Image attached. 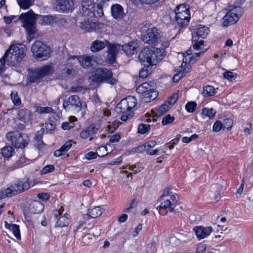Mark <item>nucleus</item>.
Wrapping results in <instances>:
<instances>
[{"label": "nucleus", "instance_id": "f257e3e1", "mask_svg": "<svg viewBox=\"0 0 253 253\" xmlns=\"http://www.w3.org/2000/svg\"><path fill=\"white\" fill-rule=\"evenodd\" d=\"M165 55L166 51L164 48L152 47L151 49L144 48L142 49L139 53V58L144 67L150 68L156 65Z\"/></svg>", "mask_w": 253, "mask_h": 253}, {"label": "nucleus", "instance_id": "f03ea898", "mask_svg": "<svg viewBox=\"0 0 253 253\" xmlns=\"http://www.w3.org/2000/svg\"><path fill=\"white\" fill-rule=\"evenodd\" d=\"M26 46L22 44L11 45L6 50L1 60L7 65L16 66L26 55Z\"/></svg>", "mask_w": 253, "mask_h": 253}, {"label": "nucleus", "instance_id": "7ed1b4c3", "mask_svg": "<svg viewBox=\"0 0 253 253\" xmlns=\"http://www.w3.org/2000/svg\"><path fill=\"white\" fill-rule=\"evenodd\" d=\"M109 0H84L82 2V11L84 15L90 18L103 16V5Z\"/></svg>", "mask_w": 253, "mask_h": 253}, {"label": "nucleus", "instance_id": "20e7f679", "mask_svg": "<svg viewBox=\"0 0 253 253\" xmlns=\"http://www.w3.org/2000/svg\"><path fill=\"white\" fill-rule=\"evenodd\" d=\"M92 80L96 83H106L112 85L118 83V80L113 77L112 72L105 68H97L92 76Z\"/></svg>", "mask_w": 253, "mask_h": 253}, {"label": "nucleus", "instance_id": "39448f33", "mask_svg": "<svg viewBox=\"0 0 253 253\" xmlns=\"http://www.w3.org/2000/svg\"><path fill=\"white\" fill-rule=\"evenodd\" d=\"M227 10V13L222 18V25L224 27L236 23L244 13L243 8L233 5H228Z\"/></svg>", "mask_w": 253, "mask_h": 253}, {"label": "nucleus", "instance_id": "423d86ee", "mask_svg": "<svg viewBox=\"0 0 253 253\" xmlns=\"http://www.w3.org/2000/svg\"><path fill=\"white\" fill-rule=\"evenodd\" d=\"M38 17H42L41 15H36L32 10L29 11L27 13L21 14L19 19L22 21L23 27L26 30L29 36L28 39L31 40L33 38L32 35L36 32L35 22L36 19Z\"/></svg>", "mask_w": 253, "mask_h": 253}, {"label": "nucleus", "instance_id": "0eeeda50", "mask_svg": "<svg viewBox=\"0 0 253 253\" xmlns=\"http://www.w3.org/2000/svg\"><path fill=\"white\" fill-rule=\"evenodd\" d=\"M28 80L31 83H39L42 78L52 74L53 70L49 65H44L41 68L29 69Z\"/></svg>", "mask_w": 253, "mask_h": 253}, {"label": "nucleus", "instance_id": "6e6552de", "mask_svg": "<svg viewBox=\"0 0 253 253\" xmlns=\"http://www.w3.org/2000/svg\"><path fill=\"white\" fill-rule=\"evenodd\" d=\"M63 106L66 111H72L74 113H78L82 108H86L87 107L85 103L82 102L76 95H71L67 100H64Z\"/></svg>", "mask_w": 253, "mask_h": 253}, {"label": "nucleus", "instance_id": "1a4fd4ad", "mask_svg": "<svg viewBox=\"0 0 253 253\" xmlns=\"http://www.w3.org/2000/svg\"><path fill=\"white\" fill-rule=\"evenodd\" d=\"M34 57L40 60L47 59L50 57V48L40 41H36L31 47Z\"/></svg>", "mask_w": 253, "mask_h": 253}, {"label": "nucleus", "instance_id": "9d476101", "mask_svg": "<svg viewBox=\"0 0 253 253\" xmlns=\"http://www.w3.org/2000/svg\"><path fill=\"white\" fill-rule=\"evenodd\" d=\"M6 137L16 148L23 149L28 143V136L17 131L8 132L6 135Z\"/></svg>", "mask_w": 253, "mask_h": 253}, {"label": "nucleus", "instance_id": "9b49d317", "mask_svg": "<svg viewBox=\"0 0 253 253\" xmlns=\"http://www.w3.org/2000/svg\"><path fill=\"white\" fill-rule=\"evenodd\" d=\"M161 35L159 30L156 28L148 29L145 34L142 36V41L149 44L156 45Z\"/></svg>", "mask_w": 253, "mask_h": 253}, {"label": "nucleus", "instance_id": "f8f14e48", "mask_svg": "<svg viewBox=\"0 0 253 253\" xmlns=\"http://www.w3.org/2000/svg\"><path fill=\"white\" fill-rule=\"evenodd\" d=\"M73 6L72 0H55L54 2L55 9L58 11L66 12L71 10Z\"/></svg>", "mask_w": 253, "mask_h": 253}, {"label": "nucleus", "instance_id": "ddd939ff", "mask_svg": "<svg viewBox=\"0 0 253 253\" xmlns=\"http://www.w3.org/2000/svg\"><path fill=\"white\" fill-rule=\"evenodd\" d=\"M76 60L84 68L90 67L92 65V62H93L91 57L88 56H77L72 55L70 56L68 60L71 61L72 60Z\"/></svg>", "mask_w": 253, "mask_h": 253}, {"label": "nucleus", "instance_id": "4468645a", "mask_svg": "<svg viewBox=\"0 0 253 253\" xmlns=\"http://www.w3.org/2000/svg\"><path fill=\"white\" fill-rule=\"evenodd\" d=\"M103 206L91 207L88 209V212L84 215L85 220H88L91 218H96L100 216L104 211Z\"/></svg>", "mask_w": 253, "mask_h": 253}, {"label": "nucleus", "instance_id": "2eb2a0df", "mask_svg": "<svg viewBox=\"0 0 253 253\" xmlns=\"http://www.w3.org/2000/svg\"><path fill=\"white\" fill-rule=\"evenodd\" d=\"M193 230L199 240L208 237L212 231V228L211 226H198L195 227Z\"/></svg>", "mask_w": 253, "mask_h": 253}, {"label": "nucleus", "instance_id": "dca6fc26", "mask_svg": "<svg viewBox=\"0 0 253 253\" xmlns=\"http://www.w3.org/2000/svg\"><path fill=\"white\" fill-rule=\"evenodd\" d=\"M111 14L116 20H121L124 17L125 14L123 7L119 4H115L111 6Z\"/></svg>", "mask_w": 253, "mask_h": 253}, {"label": "nucleus", "instance_id": "f3484780", "mask_svg": "<svg viewBox=\"0 0 253 253\" xmlns=\"http://www.w3.org/2000/svg\"><path fill=\"white\" fill-rule=\"evenodd\" d=\"M44 209V206L39 201L33 200L31 201L28 207L30 212L33 214L41 213Z\"/></svg>", "mask_w": 253, "mask_h": 253}, {"label": "nucleus", "instance_id": "a211bd4d", "mask_svg": "<svg viewBox=\"0 0 253 253\" xmlns=\"http://www.w3.org/2000/svg\"><path fill=\"white\" fill-rule=\"evenodd\" d=\"M209 32V29L208 27L205 26L199 27L196 32L193 34L192 41H197L200 38H205L208 36Z\"/></svg>", "mask_w": 253, "mask_h": 253}, {"label": "nucleus", "instance_id": "6ab92c4d", "mask_svg": "<svg viewBox=\"0 0 253 253\" xmlns=\"http://www.w3.org/2000/svg\"><path fill=\"white\" fill-rule=\"evenodd\" d=\"M18 118L24 123L30 122L32 120V114L27 109H21L18 111Z\"/></svg>", "mask_w": 253, "mask_h": 253}, {"label": "nucleus", "instance_id": "aec40b11", "mask_svg": "<svg viewBox=\"0 0 253 253\" xmlns=\"http://www.w3.org/2000/svg\"><path fill=\"white\" fill-rule=\"evenodd\" d=\"M108 41L107 40L104 41L96 40L91 43L90 49L93 52H98L104 49Z\"/></svg>", "mask_w": 253, "mask_h": 253}, {"label": "nucleus", "instance_id": "412c9836", "mask_svg": "<svg viewBox=\"0 0 253 253\" xmlns=\"http://www.w3.org/2000/svg\"><path fill=\"white\" fill-rule=\"evenodd\" d=\"M44 131V129L42 128L40 130L37 132L34 137V145L39 150H41L44 145L42 136Z\"/></svg>", "mask_w": 253, "mask_h": 253}, {"label": "nucleus", "instance_id": "4be33fe9", "mask_svg": "<svg viewBox=\"0 0 253 253\" xmlns=\"http://www.w3.org/2000/svg\"><path fill=\"white\" fill-rule=\"evenodd\" d=\"M13 190L15 191V195L21 193L25 190H27L29 188L30 185L27 182H23L22 181H18L17 183L15 184V186H11Z\"/></svg>", "mask_w": 253, "mask_h": 253}, {"label": "nucleus", "instance_id": "5701e85b", "mask_svg": "<svg viewBox=\"0 0 253 253\" xmlns=\"http://www.w3.org/2000/svg\"><path fill=\"white\" fill-rule=\"evenodd\" d=\"M137 43L134 42H131L122 46V50L127 55H132L134 54V51L137 47Z\"/></svg>", "mask_w": 253, "mask_h": 253}, {"label": "nucleus", "instance_id": "b1692460", "mask_svg": "<svg viewBox=\"0 0 253 253\" xmlns=\"http://www.w3.org/2000/svg\"><path fill=\"white\" fill-rule=\"evenodd\" d=\"M170 108V107L165 102L164 104L162 105L158 108H155V110H152L153 114V117H160L162 116L165 113L167 112Z\"/></svg>", "mask_w": 253, "mask_h": 253}, {"label": "nucleus", "instance_id": "393cba45", "mask_svg": "<svg viewBox=\"0 0 253 253\" xmlns=\"http://www.w3.org/2000/svg\"><path fill=\"white\" fill-rule=\"evenodd\" d=\"M153 86L147 82H145L138 86L136 88V91L143 95L145 94L147 92L153 90Z\"/></svg>", "mask_w": 253, "mask_h": 253}, {"label": "nucleus", "instance_id": "a878e982", "mask_svg": "<svg viewBox=\"0 0 253 253\" xmlns=\"http://www.w3.org/2000/svg\"><path fill=\"white\" fill-rule=\"evenodd\" d=\"M5 226L7 229H9L12 231V233L14 235L15 237L18 239H21V235L19 230V227L16 224H10L7 222H5Z\"/></svg>", "mask_w": 253, "mask_h": 253}, {"label": "nucleus", "instance_id": "bb28decb", "mask_svg": "<svg viewBox=\"0 0 253 253\" xmlns=\"http://www.w3.org/2000/svg\"><path fill=\"white\" fill-rule=\"evenodd\" d=\"M153 87V90L147 92L145 94L143 95V100L145 102H149L152 100H154L157 98L158 93L157 91L155 90Z\"/></svg>", "mask_w": 253, "mask_h": 253}, {"label": "nucleus", "instance_id": "cd10ccee", "mask_svg": "<svg viewBox=\"0 0 253 253\" xmlns=\"http://www.w3.org/2000/svg\"><path fill=\"white\" fill-rule=\"evenodd\" d=\"M216 93L215 88L213 86L208 85L203 86L202 94L204 97L213 96Z\"/></svg>", "mask_w": 253, "mask_h": 253}, {"label": "nucleus", "instance_id": "c85d7f7f", "mask_svg": "<svg viewBox=\"0 0 253 253\" xmlns=\"http://www.w3.org/2000/svg\"><path fill=\"white\" fill-rule=\"evenodd\" d=\"M144 145H149V147H146L145 151L148 154L150 155H157L158 152V149L152 150V149L156 145V142L155 141L151 140L145 143Z\"/></svg>", "mask_w": 253, "mask_h": 253}, {"label": "nucleus", "instance_id": "c756f323", "mask_svg": "<svg viewBox=\"0 0 253 253\" xmlns=\"http://www.w3.org/2000/svg\"><path fill=\"white\" fill-rule=\"evenodd\" d=\"M15 191L11 187L0 191V200L15 195Z\"/></svg>", "mask_w": 253, "mask_h": 253}, {"label": "nucleus", "instance_id": "7c9ffc66", "mask_svg": "<svg viewBox=\"0 0 253 253\" xmlns=\"http://www.w3.org/2000/svg\"><path fill=\"white\" fill-rule=\"evenodd\" d=\"M116 110L118 112H120L123 113H125L129 111L131 109L128 107V104L125 101L124 99L122 100L117 106Z\"/></svg>", "mask_w": 253, "mask_h": 253}, {"label": "nucleus", "instance_id": "2f4dec72", "mask_svg": "<svg viewBox=\"0 0 253 253\" xmlns=\"http://www.w3.org/2000/svg\"><path fill=\"white\" fill-rule=\"evenodd\" d=\"M68 214H64V215L60 216L56 222L57 226L65 227L69 224V219L68 217Z\"/></svg>", "mask_w": 253, "mask_h": 253}, {"label": "nucleus", "instance_id": "473e14b6", "mask_svg": "<svg viewBox=\"0 0 253 253\" xmlns=\"http://www.w3.org/2000/svg\"><path fill=\"white\" fill-rule=\"evenodd\" d=\"M107 48V52H110L117 55L119 50L120 49L121 45L119 44H112L108 41L106 45Z\"/></svg>", "mask_w": 253, "mask_h": 253}, {"label": "nucleus", "instance_id": "72a5a7b5", "mask_svg": "<svg viewBox=\"0 0 253 253\" xmlns=\"http://www.w3.org/2000/svg\"><path fill=\"white\" fill-rule=\"evenodd\" d=\"M216 113V111L213 108H205L202 110L203 115L208 117L210 119L214 117Z\"/></svg>", "mask_w": 253, "mask_h": 253}, {"label": "nucleus", "instance_id": "f704fd0d", "mask_svg": "<svg viewBox=\"0 0 253 253\" xmlns=\"http://www.w3.org/2000/svg\"><path fill=\"white\" fill-rule=\"evenodd\" d=\"M14 151V149L11 146H7L1 149V155L4 157L9 158L12 156Z\"/></svg>", "mask_w": 253, "mask_h": 253}, {"label": "nucleus", "instance_id": "c9c22d12", "mask_svg": "<svg viewBox=\"0 0 253 253\" xmlns=\"http://www.w3.org/2000/svg\"><path fill=\"white\" fill-rule=\"evenodd\" d=\"M56 19V17L51 15L43 16L42 17V24L52 25L54 23H55Z\"/></svg>", "mask_w": 253, "mask_h": 253}, {"label": "nucleus", "instance_id": "e433bc0d", "mask_svg": "<svg viewBox=\"0 0 253 253\" xmlns=\"http://www.w3.org/2000/svg\"><path fill=\"white\" fill-rule=\"evenodd\" d=\"M189 71V68H185L182 71L181 70L179 72L174 75L173 77V80L174 82H177L179 80L185 75V74Z\"/></svg>", "mask_w": 253, "mask_h": 253}, {"label": "nucleus", "instance_id": "4c0bfd02", "mask_svg": "<svg viewBox=\"0 0 253 253\" xmlns=\"http://www.w3.org/2000/svg\"><path fill=\"white\" fill-rule=\"evenodd\" d=\"M124 100L126 101V102L128 104V107L131 109L134 108L136 105V99L134 96H129L126 99H124Z\"/></svg>", "mask_w": 253, "mask_h": 253}, {"label": "nucleus", "instance_id": "58836bf2", "mask_svg": "<svg viewBox=\"0 0 253 253\" xmlns=\"http://www.w3.org/2000/svg\"><path fill=\"white\" fill-rule=\"evenodd\" d=\"M150 129V126L147 124H140L138 127V132L141 134L147 133Z\"/></svg>", "mask_w": 253, "mask_h": 253}, {"label": "nucleus", "instance_id": "ea45409f", "mask_svg": "<svg viewBox=\"0 0 253 253\" xmlns=\"http://www.w3.org/2000/svg\"><path fill=\"white\" fill-rule=\"evenodd\" d=\"M223 77L225 79L230 81H232L236 79L237 74L231 71H227L223 73Z\"/></svg>", "mask_w": 253, "mask_h": 253}, {"label": "nucleus", "instance_id": "a19ab883", "mask_svg": "<svg viewBox=\"0 0 253 253\" xmlns=\"http://www.w3.org/2000/svg\"><path fill=\"white\" fill-rule=\"evenodd\" d=\"M18 4L21 8L28 9L31 5V0H17Z\"/></svg>", "mask_w": 253, "mask_h": 253}, {"label": "nucleus", "instance_id": "79ce46f5", "mask_svg": "<svg viewBox=\"0 0 253 253\" xmlns=\"http://www.w3.org/2000/svg\"><path fill=\"white\" fill-rule=\"evenodd\" d=\"M53 109L50 107H42L40 106L36 107V112L40 114L49 113L52 112Z\"/></svg>", "mask_w": 253, "mask_h": 253}, {"label": "nucleus", "instance_id": "37998d69", "mask_svg": "<svg viewBox=\"0 0 253 253\" xmlns=\"http://www.w3.org/2000/svg\"><path fill=\"white\" fill-rule=\"evenodd\" d=\"M224 181L222 180L220 184L217 183L216 184H214L212 185V190H215L216 192H217V194H215L214 199L217 200L218 198V195H219V192L220 190L222 189V183H224Z\"/></svg>", "mask_w": 253, "mask_h": 253}, {"label": "nucleus", "instance_id": "c03bdc74", "mask_svg": "<svg viewBox=\"0 0 253 253\" xmlns=\"http://www.w3.org/2000/svg\"><path fill=\"white\" fill-rule=\"evenodd\" d=\"M233 124V120L230 118H227L223 121L222 124L223 129L226 128L228 130H230L232 127Z\"/></svg>", "mask_w": 253, "mask_h": 253}, {"label": "nucleus", "instance_id": "a18cd8bd", "mask_svg": "<svg viewBox=\"0 0 253 253\" xmlns=\"http://www.w3.org/2000/svg\"><path fill=\"white\" fill-rule=\"evenodd\" d=\"M175 18H180V19H181L182 18H190V12H185L183 11V12H175Z\"/></svg>", "mask_w": 253, "mask_h": 253}, {"label": "nucleus", "instance_id": "49530a36", "mask_svg": "<svg viewBox=\"0 0 253 253\" xmlns=\"http://www.w3.org/2000/svg\"><path fill=\"white\" fill-rule=\"evenodd\" d=\"M183 11H184L185 12H189V5L185 3L181 4L179 5H177L175 9V12H183Z\"/></svg>", "mask_w": 253, "mask_h": 253}, {"label": "nucleus", "instance_id": "de8ad7c7", "mask_svg": "<svg viewBox=\"0 0 253 253\" xmlns=\"http://www.w3.org/2000/svg\"><path fill=\"white\" fill-rule=\"evenodd\" d=\"M178 98V94L174 93L169 98L168 101H166V102L167 103V104L170 107L171 105L175 104L177 101Z\"/></svg>", "mask_w": 253, "mask_h": 253}, {"label": "nucleus", "instance_id": "09e8293b", "mask_svg": "<svg viewBox=\"0 0 253 253\" xmlns=\"http://www.w3.org/2000/svg\"><path fill=\"white\" fill-rule=\"evenodd\" d=\"M190 18H175L177 24L181 27L187 26Z\"/></svg>", "mask_w": 253, "mask_h": 253}, {"label": "nucleus", "instance_id": "8fccbe9b", "mask_svg": "<svg viewBox=\"0 0 253 253\" xmlns=\"http://www.w3.org/2000/svg\"><path fill=\"white\" fill-rule=\"evenodd\" d=\"M10 95L11 99L14 105H18L21 104V100L20 98L17 96V93L16 92H12Z\"/></svg>", "mask_w": 253, "mask_h": 253}, {"label": "nucleus", "instance_id": "3c124183", "mask_svg": "<svg viewBox=\"0 0 253 253\" xmlns=\"http://www.w3.org/2000/svg\"><path fill=\"white\" fill-rule=\"evenodd\" d=\"M197 104L195 102H189L185 106L186 110L189 112H193L196 109Z\"/></svg>", "mask_w": 253, "mask_h": 253}, {"label": "nucleus", "instance_id": "603ef678", "mask_svg": "<svg viewBox=\"0 0 253 253\" xmlns=\"http://www.w3.org/2000/svg\"><path fill=\"white\" fill-rule=\"evenodd\" d=\"M98 128L94 124H91L86 128V130L88 132L90 136H92L98 130Z\"/></svg>", "mask_w": 253, "mask_h": 253}, {"label": "nucleus", "instance_id": "864d4df0", "mask_svg": "<svg viewBox=\"0 0 253 253\" xmlns=\"http://www.w3.org/2000/svg\"><path fill=\"white\" fill-rule=\"evenodd\" d=\"M54 169V167L53 165H47L43 167V168L41 170V173L42 174H45L47 173L52 172Z\"/></svg>", "mask_w": 253, "mask_h": 253}, {"label": "nucleus", "instance_id": "5fc2aeb1", "mask_svg": "<svg viewBox=\"0 0 253 253\" xmlns=\"http://www.w3.org/2000/svg\"><path fill=\"white\" fill-rule=\"evenodd\" d=\"M174 120L173 117H171L170 115H167L162 120V124L164 126L171 123Z\"/></svg>", "mask_w": 253, "mask_h": 253}, {"label": "nucleus", "instance_id": "6e6d98bb", "mask_svg": "<svg viewBox=\"0 0 253 253\" xmlns=\"http://www.w3.org/2000/svg\"><path fill=\"white\" fill-rule=\"evenodd\" d=\"M205 51H203L202 52L196 53L194 54L193 56L190 57L189 62L191 64H194L196 63V61L198 60V58L201 56L203 55L205 53Z\"/></svg>", "mask_w": 253, "mask_h": 253}, {"label": "nucleus", "instance_id": "4d7b16f0", "mask_svg": "<svg viewBox=\"0 0 253 253\" xmlns=\"http://www.w3.org/2000/svg\"><path fill=\"white\" fill-rule=\"evenodd\" d=\"M72 140H69L66 142L61 147V150L62 151L63 153H65L67 152L72 145Z\"/></svg>", "mask_w": 253, "mask_h": 253}, {"label": "nucleus", "instance_id": "13d9d810", "mask_svg": "<svg viewBox=\"0 0 253 253\" xmlns=\"http://www.w3.org/2000/svg\"><path fill=\"white\" fill-rule=\"evenodd\" d=\"M222 128V123L219 121H216L213 126V130L215 132L219 131Z\"/></svg>", "mask_w": 253, "mask_h": 253}, {"label": "nucleus", "instance_id": "bf43d9fd", "mask_svg": "<svg viewBox=\"0 0 253 253\" xmlns=\"http://www.w3.org/2000/svg\"><path fill=\"white\" fill-rule=\"evenodd\" d=\"M97 156H100V155H98L97 152H89L85 155L84 158L88 160H90L96 158Z\"/></svg>", "mask_w": 253, "mask_h": 253}, {"label": "nucleus", "instance_id": "052dcab7", "mask_svg": "<svg viewBox=\"0 0 253 253\" xmlns=\"http://www.w3.org/2000/svg\"><path fill=\"white\" fill-rule=\"evenodd\" d=\"M151 67L146 68V69H142L139 72V76L141 78H145L150 74Z\"/></svg>", "mask_w": 253, "mask_h": 253}, {"label": "nucleus", "instance_id": "680f3d73", "mask_svg": "<svg viewBox=\"0 0 253 253\" xmlns=\"http://www.w3.org/2000/svg\"><path fill=\"white\" fill-rule=\"evenodd\" d=\"M146 147H149V145H141L132 149V151L133 152H139L141 153L146 150Z\"/></svg>", "mask_w": 253, "mask_h": 253}, {"label": "nucleus", "instance_id": "e2e57ef3", "mask_svg": "<svg viewBox=\"0 0 253 253\" xmlns=\"http://www.w3.org/2000/svg\"><path fill=\"white\" fill-rule=\"evenodd\" d=\"M107 60L109 63L112 64L115 62L116 55L110 52H107Z\"/></svg>", "mask_w": 253, "mask_h": 253}, {"label": "nucleus", "instance_id": "0e129e2a", "mask_svg": "<svg viewBox=\"0 0 253 253\" xmlns=\"http://www.w3.org/2000/svg\"><path fill=\"white\" fill-rule=\"evenodd\" d=\"M81 28L84 29L85 31H90L91 30V27L88 22H84L81 23Z\"/></svg>", "mask_w": 253, "mask_h": 253}, {"label": "nucleus", "instance_id": "69168bd1", "mask_svg": "<svg viewBox=\"0 0 253 253\" xmlns=\"http://www.w3.org/2000/svg\"><path fill=\"white\" fill-rule=\"evenodd\" d=\"M73 124L72 122H65L62 125V128L64 130L70 129L71 128L73 127Z\"/></svg>", "mask_w": 253, "mask_h": 253}, {"label": "nucleus", "instance_id": "338daca9", "mask_svg": "<svg viewBox=\"0 0 253 253\" xmlns=\"http://www.w3.org/2000/svg\"><path fill=\"white\" fill-rule=\"evenodd\" d=\"M55 23H57L59 26H64L67 24V20L65 18L57 19L56 18Z\"/></svg>", "mask_w": 253, "mask_h": 253}, {"label": "nucleus", "instance_id": "774afa93", "mask_svg": "<svg viewBox=\"0 0 253 253\" xmlns=\"http://www.w3.org/2000/svg\"><path fill=\"white\" fill-rule=\"evenodd\" d=\"M120 138L121 136L119 134L113 135L111 136L109 142L111 143L117 142L119 141Z\"/></svg>", "mask_w": 253, "mask_h": 253}]
</instances>
